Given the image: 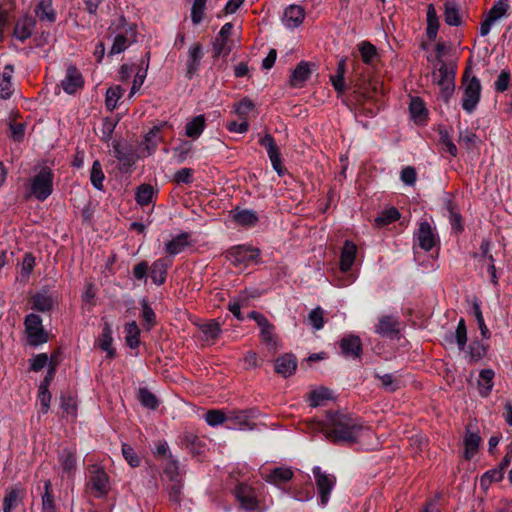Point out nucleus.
<instances>
[{
	"label": "nucleus",
	"instance_id": "nucleus-24",
	"mask_svg": "<svg viewBox=\"0 0 512 512\" xmlns=\"http://www.w3.org/2000/svg\"><path fill=\"white\" fill-rule=\"evenodd\" d=\"M304 17V9L299 5L293 4L285 9L282 22L287 28H296L303 22Z\"/></svg>",
	"mask_w": 512,
	"mask_h": 512
},
{
	"label": "nucleus",
	"instance_id": "nucleus-42",
	"mask_svg": "<svg viewBox=\"0 0 512 512\" xmlns=\"http://www.w3.org/2000/svg\"><path fill=\"white\" fill-rule=\"evenodd\" d=\"M480 251L482 252V255H483L484 258H488L489 259V265H488L487 272H488V274L491 277L492 283L497 285L498 284V277H497L496 268H495V265H494L495 259H494L493 255L490 253V242L488 240L484 239L481 242Z\"/></svg>",
	"mask_w": 512,
	"mask_h": 512
},
{
	"label": "nucleus",
	"instance_id": "nucleus-48",
	"mask_svg": "<svg viewBox=\"0 0 512 512\" xmlns=\"http://www.w3.org/2000/svg\"><path fill=\"white\" fill-rule=\"evenodd\" d=\"M53 306V299L47 293H37L32 297V308L41 312L49 311Z\"/></svg>",
	"mask_w": 512,
	"mask_h": 512
},
{
	"label": "nucleus",
	"instance_id": "nucleus-51",
	"mask_svg": "<svg viewBox=\"0 0 512 512\" xmlns=\"http://www.w3.org/2000/svg\"><path fill=\"white\" fill-rule=\"evenodd\" d=\"M400 218L399 211L391 207L389 209L384 210L378 217L375 218V223L378 227L386 226L390 223L395 222Z\"/></svg>",
	"mask_w": 512,
	"mask_h": 512
},
{
	"label": "nucleus",
	"instance_id": "nucleus-10",
	"mask_svg": "<svg viewBox=\"0 0 512 512\" xmlns=\"http://www.w3.org/2000/svg\"><path fill=\"white\" fill-rule=\"evenodd\" d=\"M509 9H510L509 0H498L497 2H495L494 5L492 6V8L487 13L486 18L481 23L480 35L481 36L488 35L489 32L491 31L492 25L496 21L503 18L507 14Z\"/></svg>",
	"mask_w": 512,
	"mask_h": 512
},
{
	"label": "nucleus",
	"instance_id": "nucleus-16",
	"mask_svg": "<svg viewBox=\"0 0 512 512\" xmlns=\"http://www.w3.org/2000/svg\"><path fill=\"white\" fill-rule=\"evenodd\" d=\"M250 417V412L246 410L228 411L226 421L227 428L233 430L252 429Z\"/></svg>",
	"mask_w": 512,
	"mask_h": 512
},
{
	"label": "nucleus",
	"instance_id": "nucleus-28",
	"mask_svg": "<svg viewBox=\"0 0 512 512\" xmlns=\"http://www.w3.org/2000/svg\"><path fill=\"white\" fill-rule=\"evenodd\" d=\"M357 254V246L351 241H345L340 257V269L342 272L350 271Z\"/></svg>",
	"mask_w": 512,
	"mask_h": 512
},
{
	"label": "nucleus",
	"instance_id": "nucleus-17",
	"mask_svg": "<svg viewBox=\"0 0 512 512\" xmlns=\"http://www.w3.org/2000/svg\"><path fill=\"white\" fill-rule=\"evenodd\" d=\"M84 85V79L80 71L75 67L67 69L64 79L61 81V86L67 94H74L77 90L81 89Z\"/></svg>",
	"mask_w": 512,
	"mask_h": 512
},
{
	"label": "nucleus",
	"instance_id": "nucleus-41",
	"mask_svg": "<svg viewBox=\"0 0 512 512\" xmlns=\"http://www.w3.org/2000/svg\"><path fill=\"white\" fill-rule=\"evenodd\" d=\"M23 491L20 489H11L7 491L3 500V512H12L22 501Z\"/></svg>",
	"mask_w": 512,
	"mask_h": 512
},
{
	"label": "nucleus",
	"instance_id": "nucleus-36",
	"mask_svg": "<svg viewBox=\"0 0 512 512\" xmlns=\"http://www.w3.org/2000/svg\"><path fill=\"white\" fill-rule=\"evenodd\" d=\"M112 328L109 323L105 322L102 328V333L98 340V346L105 352L109 357H113L115 354L114 349L112 348Z\"/></svg>",
	"mask_w": 512,
	"mask_h": 512
},
{
	"label": "nucleus",
	"instance_id": "nucleus-1",
	"mask_svg": "<svg viewBox=\"0 0 512 512\" xmlns=\"http://www.w3.org/2000/svg\"><path fill=\"white\" fill-rule=\"evenodd\" d=\"M323 430L326 439L336 444L353 443L363 435H372V431L358 419L343 413L328 414Z\"/></svg>",
	"mask_w": 512,
	"mask_h": 512
},
{
	"label": "nucleus",
	"instance_id": "nucleus-57",
	"mask_svg": "<svg viewBox=\"0 0 512 512\" xmlns=\"http://www.w3.org/2000/svg\"><path fill=\"white\" fill-rule=\"evenodd\" d=\"M359 52L361 54L363 62L366 64H371L375 57L377 56L375 46L369 42H362L359 45Z\"/></svg>",
	"mask_w": 512,
	"mask_h": 512
},
{
	"label": "nucleus",
	"instance_id": "nucleus-43",
	"mask_svg": "<svg viewBox=\"0 0 512 512\" xmlns=\"http://www.w3.org/2000/svg\"><path fill=\"white\" fill-rule=\"evenodd\" d=\"M155 196V190L150 184H142L136 189L135 200L140 206L148 205Z\"/></svg>",
	"mask_w": 512,
	"mask_h": 512
},
{
	"label": "nucleus",
	"instance_id": "nucleus-37",
	"mask_svg": "<svg viewBox=\"0 0 512 512\" xmlns=\"http://www.w3.org/2000/svg\"><path fill=\"white\" fill-rule=\"evenodd\" d=\"M188 234L182 233L165 244V251L174 256L181 253L189 245Z\"/></svg>",
	"mask_w": 512,
	"mask_h": 512
},
{
	"label": "nucleus",
	"instance_id": "nucleus-63",
	"mask_svg": "<svg viewBox=\"0 0 512 512\" xmlns=\"http://www.w3.org/2000/svg\"><path fill=\"white\" fill-rule=\"evenodd\" d=\"M511 81L510 71L504 69L498 75L496 81L494 82V89L496 92H504L508 89Z\"/></svg>",
	"mask_w": 512,
	"mask_h": 512
},
{
	"label": "nucleus",
	"instance_id": "nucleus-18",
	"mask_svg": "<svg viewBox=\"0 0 512 512\" xmlns=\"http://www.w3.org/2000/svg\"><path fill=\"white\" fill-rule=\"evenodd\" d=\"M341 353L347 358H358L362 352V342L358 336L348 335L339 342Z\"/></svg>",
	"mask_w": 512,
	"mask_h": 512
},
{
	"label": "nucleus",
	"instance_id": "nucleus-55",
	"mask_svg": "<svg viewBox=\"0 0 512 512\" xmlns=\"http://www.w3.org/2000/svg\"><path fill=\"white\" fill-rule=\"evenodd\" d=\"M411 116L416 121H422L427 115V109L420 98H412L409 106Z\"/></svg>",
	"mask_w": 512,
	"mask_h": 512
},
{
	"label": "nucleus",
	"instance_id": "nucleus-20",
	"mask_svg": "<svg viewBox=\"0 0 512 512\" xmlns=\"http://www.w3.org/2000/svg\"><path fill=\"white\" fill-rule=\"evenodd\" d=\"M35 28L36 20L33 17L26 15L16 22L13 35L19 41L24 42L31 37Z\"/></svg>",
	"mask_w": 512,
	"mask_h": 512
},
{
	"label": "nucleus",
	"instance_id": "nucleus-12",
	"mask_svg": "<svg viewBox=\"0 0 512 512\" xmlns=\"http://www.w3.org/2000/svg\"><path fill=\"white\" fill-rule=\"evenodd\" d=\"M136 41V30L133 26H127L119 32L114 39L110 54H119Z\"/></svg>",
	"mask_w": 512,
	"mask_h": 512
},
{
	"label": "nucleus",
	"instance_id": "nucleus-4",
	"mask_svg": "<svg viewBox=\"0 0 512 512\" xmlns=\"http://www.w3.org/2000/svg\"><path fill=\"white\" fill-rule=\"evenodd\" d=\"M234 494L240 507L246 512H265L268 509L265 501L261 500L256 490L249 485H237Z\"/></svg>",
	"mask_w": 512,
	"mask_h": 512
},
{
	"label": "nucleus",
	"instance_id": "nucleus-7",
	"mask_svg": "<svg viewBox=\"0 0 512 512\" xmlns=\"http://www.w3.org/2000/svg\"><path fill=\"white\" fill-rule=\"evenodd\" d=\"M87 488L96 498H105L110 491L109 476L105 470L97 465L91 466Z\"/></svg>",
	"mask_w": 512,
	"mask_h": 512
},
{
	"label": "nucleus",
	"instance_id": "nucleus-59",
	"mask_svg": "<svg viewBox=\"0 0 512 512\" xmlns=\"http://www.w3.org/2000/svg\"><path fill=\"white\" fill-rule=\"evenodd\" d=\"M503 478V471L502 468L500 469H492L489 471H486L481 479H480V485L482 487L487 488L492 482H498Z\"/></svg>",
	"mask_w": 512,
	"mask_h": 512
},
{
	"label": "nucleus",
	"instance_id": "nucleus-60",
	"mask_svg": "<svg viewBox=\"0 0 512 512\" xmlns=\"http://www.w3.org/2000/svg\"><path fill=\"white\" fill-rule=\"evenodd\" d=\"M472 308L482 337L488 339L490 337V331L485 324L479 303L474 302Z\"/></svg>",
	"mask_w": 512,
	"mask_h": 512
},
{
	"label": "nucleus",
	"instance_id": "nucleus-61",
	"mask_svg": "<svg viewBox=\"0 0 512 512\" xmlns=\"http://www.w3.org/2000/svg\"><path fill=\"white\" fill-rule=\"evenodd\" d=\"M455 340L459 350H463L467 343V328L465 320L461 318L455 331Z\"/></svg>",
	"mask_w": 512,
	"mask_h": 512
},
{
	"label": "nucleus",
	"instance_id": "nucleus-44",
	"mask_svg": "<svg viewBox=\"0 0 512 512\" xmlns=\"http://www.w3.org/2000/svg\"><path fill=\"white\" fill-rule=\"evenodd\" d=\"M445 209L448 213V219L451 224L452 230L456 233H460L463 231L462 225V217L459 212L456 210L452 201L448 200L445 203Z\"/></svg>",
	"mask_w": 512,
	"mask_h": 512
},
{
	"label": "nucleus",
	"instance_id": "nucleus-45",
	"mask_svg": "<svg viewBox=\"0 0 512 512\" xmlns=\"http://www.w3.org/2000/svg\"><path fill=\"white\" fill-rule=\"evenodd\" d=\"M123 93L124 89L119 85L111 86L107 89L105 96L107 110L113 111L117 107L118 101L123 96Z\"/></svg>",
	"mask_w": 512,
	"mask_h": 512
},
{
	"label": "nucleus",
	"instance_id": "nucleus-52",
	"mask_svg": "<svg viewBox=\"0 0 512 512\" xmlns=\"http://www.w3.org/2000/svg\"><path fill=\"white\" fill-rule=\"evenodd\" d=\"M105 176L102 171L101 163L96 160L93 162L91 171H90V180L94 188L97 190L103 189V182H104Z\"/></svg>",
	"mask_w": 512,
	"mask_h": 512
},
{
	"label": "nucleus",
	"instance_id": "nucleus-40",
	"mask_svg": "<svg viewBox=\"0 0 512 512\" xmlns=\"http://www.w3.org/2000/svg\"><path fill=\"white\" fill-rule=\"evenodd\" d=\"M125 341L128 347L135 349L139 345L140 329L135 321L125 325Z\"/></svg>",
	"mask_w": 512,
	"mask_h": 512
},
{
	"label": "nucleus",
	"instance_id": "nucleus-32",
	"mask_svg": "<svg viewBox=\"0 0 512 512\" xmlns=\"http://www.w3.org/2000/svg\"><path fill=\"white\" fill-rule=\"evenodd\" d=\"M233 220L245 227H252L258 222V215L251 209H236L233 213Z\"/></svg>",
	"mask_w": 512,
	"mask_h": 512
},
{
	"label": "nucleus",
	"instance_id": "nucleus-6",
	"mask_svg": "<svg viewBox=\"0 0 512 512\" xmlns=\"http://www.w3.org/2000/svg\"><path fill=\"white\" fill-rule=\"evenodd\" d=\"M468 73V70H466L463 76L464 95L462 99V108L467 113H472L480 101L481 84L480 80L476 76L469 78Z\"/></svg>",
	"mask_w": 512,
	"mask_h": 512
},
{
	"label": "nucleus",
	"instance_id": "nucleus-15",
	"mask_svg": "<svg viewBox=\"0 0 512 512\" xmlns=\"http://www.w3.org/2000/svg\"><path fill=\"white\" fill-rule=\"evenodd\" d=\"M233 25L226 23L220 29L214 43L213 52L215 56H226L231 51V45L229 44V37L231 35Z\"/></svg>",
	"mask_w": 512,
	"mask_h": 512
},
{
	"label": "nucleus",
	"instance_id": "nucleus-22",
	"mask_svg": "<svg viewBox=\"0 0 512 512\" xmlns=\"http://www.w3.org/2000/svg\"><path fill=\"white\" fill-rule=\"evenodd\" d=\"M297 368V359L293 354H284L275 360L274 370L277 374L287 378L293 375Z\"/></svg>",
	"mask_w": 512,
	"mask_h": 512
},
{
	"label": "nucleus",
	"instance_id": "nucleus-5",
	"mask_svg": "<svg viewBox=\"0 0 512 512\" xmlns=\"http://www.w3.org/2000/svg\"><path fill=\"white\" fill-rule=\"evenodd\" d=\"M25 335L27 343L31 347H38L48 342V332L44 329L42 318L34 313H30L24 320Z\"/></svg>",
	"mask_w": 512,
	"mask_h": 512
},
{
	"label": "nucleus",
	"instance_id": "nucleus-49",
	"mask_svg": "<svg viewBox=\"0 0 512 512\" xmlns=\"http://www.w3.org/2000/svg\"><path fill=\"white\" fill-rule=\"evenodd\" d=\"M345 71H346V59L342 58L338 62L336 74L331 76L332 85L337 92H342L344 90Z\"/></svg>",
	"mask_w": 512,
	"mask_h": 512
},
{
	"label": "nucleus",
	"instance_id": "nucleus-2",
	"mask_svg": "<svg viewBox=\"0 0 512 512\" xmlns=\"http://www.w3.org/2000/svg\"><path fill=\"white\" fill-rule=\"evenodd\" d=\"M54 173L49 167H41L29 178L27 183L28 197L45 201L53 192Z\"/></svg>",
	"mask_w": 512,
	"mask_h": 512
},
{
	"label": "nucleus",
	"instance_id": "nucleus-34",
	"mask_svg": "<svg viewBox=\"0 0 512 512\" xmlns=\"http://www.w3.org/2000/svg\"><path fill=\"white\" fill-rule=\"evenodd\" d=\"M260 338L269 349H276L277 337L274 333L275 327L269 320L262 323L260 326Z\"/></svg>",
	"mask_w": 512,
	"mask_h": 512
},
{
	"label": "nucleus",
	"instance_id": "nucleus-39",
	"mask_svg": "<svg viewBox=\"0 0 512 512\" xmlns=\"http://www.w3.org/2000/svg\"><path fill=\"white\" fill-rule=\"evenodd\" d=\"M205 128V117L198 115L186 124L185 134L193 139H197Z\"/></svg>",
	"mask_w": 512,
	"mask_h": 512
},
{
	"label": "nucleus",
	"instance_id": "nucleus-31",
	"mask_svg": "<svg viewBox=\"0 0 512 512\" xmlns=\"http://www.w3.org/2000/svg\"><path fill=\"white\" fill-rule=\"evenodd\" d=\"M167 122H161L158 125L153 126L149 132L144 136V144L149 154L154 152L156 145L162 141L160 131L163 127L167 126Z\"/></svg>",
	"mask_w": 512,
	"mask_h": 512
},
{
	"label": "nucleus",
	"instance_id": "nucleus-11",
	"mask_svg": "<svg viewBox=\"0 0 512 512\" xmlns=\"http://www.w3.org/2000/svg\"><path fill=\"white\" fill-rule=\"evenodd\" d=\"M259 143L265 147L275 172L279 176H283L286 173V168L282 165L281 154L274 138L270 134H265L260 138Z\"/></svg>",
	"mask_w": 512,
	"mask_h": 512
},
{
	"label": "nucleus",
	"instance_id": "nucleus-13",
	"mask_svg": "<svg viewBox=\"0 0 512 512\" xmlns=\"http://www.w3.org/2000/svg\"><path fill=\"white\" fill-rule=\"evenodd\" d=\"M294 476L293 470L288 466L275 467L262 474L263 479L277 487L289 482Z\"/></svg>",
	"mask_w": 512,
	"mask_h": 512
},
{
	"label": "nucleus",
	"instance_id": "nucleus-3",
	"mask_svg": "<svg viewBox=\"0 0 512 512\" xmlns=\"http://www.w3.org/2000/svg\"><path fill=\"white\" fill-rule=\"evenodd\" d=\"M432 82L439 86L440 95L444 102H448L455 90V70L449 67L442 59H438L432 72Z\"/></svg>",
	"mask_w": 512,
	"mask_h": 512
},
{
	"label": "nucleus",
	"instance_id": "nucleus-25",
	"mask_svg": "<svg viewBox=\"0 0 512 512\" xmlns=\"http://www.w3.org/2000/svg\"><path fill=\"white\" fill-rule=\"evenodd\" d=\"M35 14L39 21L53 24L57 19V13L52 0H39L35 7Z\"/></svg>",
	"mask_w": 512,
	"mask_h": 512
},
{
	"label": "nucleus",
	"instance_id": "nucleus-21",
	"mask_svg": "<svg viewBox=\"0 0 512 512\" xmlns=\"http://www.w3.org/2000/svg\"><path fill=\"white\" fill-rule=\"evenodd\" d=\"M172 265V260L168 258H160L155 260L150 268V277L154 284L160 286L165 283L167 271Z\"/></svg>",
	"mask_w": 512,
	"mask_h": 512
},
{
	"label": "nucleus",
	"instance_id": "nucleus-56",
	"mask_svg": "<svg viewBox=\"0 0 512 512\" xmlns=\"http://www.w3.org/2000/svg\"><path fill=\"white\" fill-rule=\"evenodd\" d=\"M60 406L67 415L76 416L77 402L75 397L70 394H62L60 397Z\"/></svg>",
	"mask_w": 512,
	"mask_h": 512
},
{
	"label": "nucleus",
	"instance_id": "nucleus-30",
	"mask_svg": "<svg viewBox=\"0 0 512 512\" xmlns=\"http://www.w3.org/2000/svg\"><path fill=\"white\" fill-rule=\"evenodd\" d=\"M58 459L63 473H67L68 477H73L76 470L75 452L71 449H64Z\"/></svg>",
	"mask_w": 512,
	"mask_h": 512
},
{
	"label": "nucleus",
	"instance_id": "nucleus-27",
	"mask_svg": "<svg viewBox=\"0 0 512 512\" xmlns=\"http://www.w3.org/2000/svg\"><path fill=\"white\" fill-rule=\"evenodd\" d=\"M444 18L449 26H460L462 24L460 7L457 0H446L444 3Z\"/></svg>",
	"mask_w": 512,
	"mask_h": 512
},
{
	"label": "nucleus",
	"instance_id": "nucleus-23",
	"mask_svg": "<svg viewBox=\"0 0 512 512\" xmlns=\"http://www.w3.org/2000/svg\"><path fill=\"white\" fill-rule=\"evenodd\" d=\"M203 58V48L200 43H195L189 48L187 56V71L186 76L191 79L198 71L200 62Z\"/></svg>",
	"mask_w": 512,
	"mask_h": 512
},
{
	"label": "nucleus",
	"instance_id": "nucleus-9",
	"mask_svg": "<svg viewBox=\"0 0 512 512\" xmlns=\"http://www.w3.org/2000/svg\"><path fill=\"white\" fill-rule=\"evenodd\" d=\"M260 252L256 248L248 247V246H237L231 248L227 254L226 258L228 261L236 268H246L252 263H256L258 261Z\"/></svg>",
	"mask_w": 512,
	"mask_h": 512
},
{
	"label": "nucleus",
	"instance_id": "nucleus-64",
	"mask_svg": "<svg viewBox=\"0 0 512 512\" xmlns=\"http://www.w3.org/2000/svg\"><path fill=\"white\" fill-rule=\"evenodd\" d=\"M122 454L131 467H138L140 465V458L130 445L125 443L122 445Z\"/></svg>",
	"mask_w": 512,
	"mask_h": 512
},
{
	"label": "nucleus",
	"instance_id": "nucleus-46",
	"mask_svg": "<svg viewBox=\"0 0 512 512\" xmlns=\"http://www.w3.org/2000/svg\"><path fill=\"white\" fill-rule=\"evenodd\" d=\"M42 512H56L54 495L50 480L44 482V493L42 494Z\"/></svg>",
	"mask_w": 512,
	"mask_h": 512
},
{
	"label": "nucleus",
	"instance_id": "nucleus-29",
	"mask_svg": "<svg viewBox=\"0 0 512 512\" xmlns=\"http://www.w3.org/2000/svg\"><path fill=\"white\" fill-rule=\"evenodd\" d=\"M310 75L311 69L309 64L307 62H300L290 76V84L293 87H302Z\"/></svg>",
	"mask_w": 512,
	"mask_h": 512
},
{
	"label": "nucleus",
	"instance_id": "nucleus-50",
	"mask_svg": "<svg viewBox=\"0 0 512 512\" xmlns=\"http://www.w3.org/2000/svg\"><path fill=\"white\" fill-rule=\"evenodd\" d=\"M331 399V391L327 388H319L309 394L310 406H323L327 400Z\"/></svg>",
	"mask_w": 512,
	"mask_h": 512
},
{
	"label": "nucleus",
	"instance_id": "nucleus-19",
	"mask_svg": "<svg viewBox=\"0 0 512 512\" xmlns=\"http://www.w3.org/2000/svg\"><path fill=\"white\" fill-rule=\"evenodd\" d=\"M14 74V66L6 64L0 73V99L8 100L14 92V84L12 82Z\"/></svg>",
	"mask_w": 512,
	"mask_h": 512
},
{
	"label": "nucleus",
	"instance_id": "nucleus-35",
	"mask_svg": "<svg viewBox=\"0 0 512 512\" xmlns=\"http://www.w3.org/2000/svg\"><path fill=\"white\" fill-rule=\"evenodd\" d=\"M164 488L169 495L170 501H172L174 503H180L181 496H182V490H183L182 477L177 478V479L174 478V479L166 480L164 482Z\"/></svg>",
	"mask_w": 512,
	"mask_h": 512
},
{
	"label": "nucleus",
	"instance_id": "nucleus-47",
	"mask_svg": "<svg viewBox=\"0 0 512 512\" xmlns=\"http://www.w3.org/2000/svg\"><path fill=\"white\" fill-rule=\"evenodd\" d=\"M480 436L477 433L467 432L464 439L465 458L471 459L477 452L480 444Z\"/></svg>",
	"mask_w": 512,
	"mask_h": 512
},
{
	"label": "nucleus",
	"instance_id": "nucleus-38",
	"mask_svg": "<svg viewBox=\"0 0 512 512\" xmlns=\"http://www.w3.org/2000/svg\"><path fill=\"white\" fill-rule=\"evenodd\" d=\"M378 334L389 336L398 332V321L392 316H383L376 326Z\"/></svg>",
	"mask_w": 512,
	"mask_h": 512
},
{
	"label": "nucleus",
	"instance_id": "nucleus-58",
	"mask_svg": "<svg viewBox=\"0 0 512 512\" xmlns=\"http://www.w3.org/2000/svg\"><path fill=\"white\" fill-rule=\"evenodd\" d=\"M205 8L206 0H193L191 19L195 25L199 24L203 20Z\"/></svg>",
	"mask_w": 512,
	"mask_h": 512
},
{
	"label": "nucleus",
	"instance_id": "nucleus-14",
	"mask_svg": "<svg viewBox=\"0 0 512 512\" xmlns=\"http://www.w3.org/2000/svg\"><path fill=\"white\" fill-rule=\"evenodd\" d=\"M415 236L419 247L424 251H430L438 241L437 235L434 233L431 225L426 221L419 224Z\"/></svg>",
	"mask_w": 512,
	"mask_h": 512
},
{
	"label": "nucleus",
	"instance_id": "nucleus-53",
	"mask_svg": "<svg viewBox=\"0 0 512 512\" xmlns=\"http://www.w3.org/2000/svg\"><path fill=\"white\" fill-rule=\"evenodd\" d=\"M204 418L209 426L216 427L226 423L227 413L220 409H211L207 411Z\"/></svg>",
	"mask_w": 512,
	"mask_h": 512
},
{
	"label": "nucleus",
	"instance_id": "nucleus-33",
	"mask_svg": "<svg viewBox=\"0 0 512 512\" xmlns=\"http://www.w3.org/2000/svg\"><path fill=\"white\" fill-rule=\"evenodd\" d=\"M205 341L214 343L222 333L221 325L216 320H210L199 326Z\"/></svg>",
	"mask_w": 512,
	"mask_h": 512
},
{
	"label": "nucleus",
	"instance_id": "nucleus-26",
	"mask_svg": "<svg viewBox=\"0 0 512 512\" xmlns=\"http://www.w3.org/2000/svg\"><path fill=\"white\" fill-rule=\"evenodd\" d=\"M495 372L492 369H482L479 372V378L477 380V389L481 397L486 398L490 395L494 386L493 379Z\"/></svg>",
	"mask_w": 512,
	"mask_h": 512
},
{
	"label": "nucleus",
	"instance_id": "nucleus-62",
	"mask_svg": "<svg viewBox=\"0 0 512 512\" xmlns=\"http://www.w3.org/2000/svg\"><path fill=\"white\" fill-rule=\"evenodd\" d=\"M486 354V350L484 345L479 341H473L469 345V360L471 362H476L482 359Z\"/></svg>",
	"mask_w": 512,
	"mask_h": 512
},
{
	"label": "nucleus",
	"instance_id": "nucleus-54",
	"mask_svg": "<svg viewBox=\"0 0 512 512\" xmlns=\"http://www.w3.org/2000/svg\"><path fill=\"white\" fill-rule=\"evenodd\" d=\"M138 400L140 401L142 406L150 410L157 409L159 405L156 396L146 388L139 389Z\"/></svg>",
	"mask_w": 512,
	"mask_h": 512
},
{
	"label": "nucleus",
	"instance_id": "nucleus-8",
	"mask_svg": "<svg viewBox=\"0 0 512 512\" xmlns=\"http://www.w3.org/2000/svg\"><path fill=\"white\" fill-rule=\"evenodd\" d=\"M312 473L318 490L320 505L325 507L328 504L330 494L336 485V476L323 471L319 466L313 467Z\"/></svg>",
	"mask_w": 512,
	"mask_h": 512
}]
</instances>
